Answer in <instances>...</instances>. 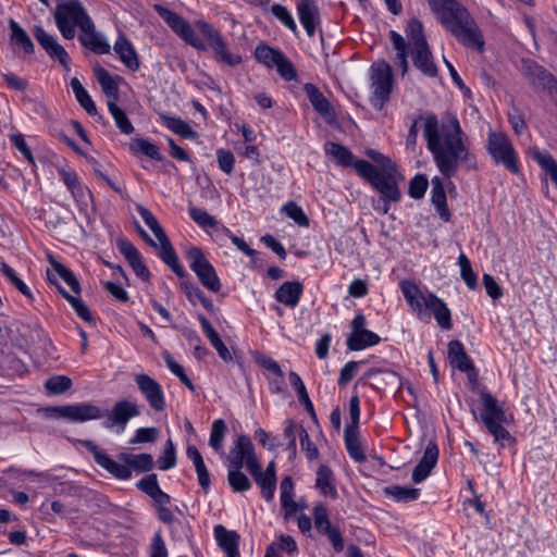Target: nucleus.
<instances>
[{
  "label": "nucleus",
  "mask_w": 557,
  "mask_h": 557,
  "mask_svg": "<svg viewBox=\"0 0 557 557\" xmlns=\"http://www.w3.org/2000/svg\"><path fill=\"white\" fill-rule=\"evenodd\" d=\"M423 135L438 171L446 178L454 177L460 164H465L467 170H476V158L470 151L469 138L454 113L446 112L441 119L428 114L423 119Z\"/></svg>",
  "instance_id": "obj_1"
},
{
  "label": "nucleus",
  "mask_w": 557,
  "mask_h": 557,
  "mask_svg": "<svg viewBox=\"0 0 557 557\" xmlns=\"http://www.w3.org/2000/svg\"><path fill=\"white\" fill-rule=\"evenodd\" d=\"M441 24L465 47L484 49L482 33L467 11L456 0H426Z\"/></svg>",
  "instance_id": "obj_2"
},
{
  "label": "nucleus",
  "mask_w": 557,
  "mask_h": 557,
  "mask_svg": "<svg viewBox=\"0 0 557 557\" xmlns=\"http://www.w3.org/2000/svg\"><path fill=\"white\" fill-rule=\"evenodd\" d=\"M401 292L412 310L417 312L419 317L430 311L443 330L451 329L450 310L436 295L430 292H422L414 283L409 281L401 283Z\"/></svg>",
  "instance_id": "obj_3"
},
{
  "label": "nucleus",
  "mask_w": 557,
  "mask_h": 557,
  "mask_svg": "<svg viewBox=\"0 0 557 557\" xmlns=\"http://www.w3.org/2000/svg\"><path fill=\"white\" fill-rule=\"evenodd\" d=\"M357 173L367 180L382 198L389 199L392 202L400 200L401 193L397 185V171L396 168H387L384 171H379L374 165L366 160H358L355 164Z\"/></svg>",
  "instance_id": "obj_4"
},
{
  "label": "nucleus",
  "mask_w": 557,
  "mask_h": 557,
  "mask_svg": "<svg viewBox=\"0 0 557 557\" xmlns=\"http://www.w3.org/2000/svg\"><path fill=\"white\" fill-rule=\"evenodd\" d=\"M54 21L65 39L75 37V27L86 30L91 20L79 0L60 1L54 9Z\"/></svg>",
  "instance_id": "obj_5"
},
{
  "label": "nucleus",
  "mask_w": 557,
  "mask_h": 557,
  "mask_svg": "<svg viewBox=\"0 0 557 557\" xmlns=\"http://www.w3.org/2000/svg\"><path fill=\"white\" fill-rule=\"evenodd\" d=\"M486 149L496 164H502L509 172L519 174L518 154L507 134L490 131Z\"/></svg>",
  "instance_id": "obj_6"
},
{
  "label": "nucleus",
  "mask_w": 557,
  "mask_h": 557,
  "mask_svg": "<svg viewBox=\"0 0 557 557\" xmlns=\"http://www.w3.org/2000/svg\"><path fill=\"white\" fill-rule=\"evenodd\" d=\"M370 81L373 89L372 106L381 110L392 92L393 72L391 65L384 60L374 62L370 69Z\"/></svg>",
  "instance_id": "obj_7"
},
{
  "label": "nucleus",
  "mask_w": 557,
  "mask_h": 557,
  "mask_svg": "<svg viewBox=\"0 0 557 557\" xmlns=\"http://www.w3.org/2000/svg\"><path fill=\"white\" fill-rule=\"evenodd\" d=\"M195 26L207 38L218 62H222L232 67L242 63V57L237 53H233L230 50L228 44L222 37L221 33L216 30L211 24L203 20H199L195 23Z\"/></svg>",
  "instance_id": "obj_8"
},
{
  "label": "nucleus",
  "mask_w": 557,
  "mask_h": 557,
  "mask_svg": "<svg viewBox=\"0 0 557 557\" xmlns=\"http://www.w3.org/2000/svg\"><path fill=\"white\" fill-rule=\"evenodd\" d=\"M153 9L163 18L168 26L181 37L187 45L197 50H206V44L196 35L191 25L176 12L161 5L154 4Z\"/></svg>",
  "instance_id": "obj_9"
},
{
  "label": "nucleus",
  "mask_w": 557,
  "mask_h": 557,
  "mask_svg": "<svg viewBox=\"0 0 557 557\" xmlns=\"http://www.w3.org/2000/svg\"><path fill=\"white\" fill-rule=\"evenodd\" d=\"M186 258L200 283L210 292H220L222 287L220 278L203 251L198 247H190L186 252Z\"/></svg>",
  "instance_id": "obj_10"
},
{
  "label": "nucleus",
  "mask_w": 557,
  "mask_h": 557,
  "mask_svg": "<svg viewBox=\"0 0 557 557\" xmlns=\"http://www.w3.org/2000/svg\"><path fill=\"white\" fill-rule=\"evenodd\" d=\"M48 418H64L72 422H85L102 418V410L90 403L42 408Z\"/></svg>",
  "instance_id": "obj_11"
},
{
  "label": "nucleus",
  "mask_w": 557,
  "mask_h": 557,
  "mask_svg": "<svg viewBox=\"0 0 557 557\" xmlns=\"http://www.w3.org/2000/svg\"><path fill=\"white\" fill-rule=\"evenodd\" d=\"M228 469H242L246 466L249 471L257 469L259 462L255 453L253 444L247 435H239L227 455Z\"/></svg>",
  "instance_id": "obj_12"
},
{
  "label": "nucleus",
  "mask_w": 557,
  "mask_h": 557,
  "mask_svg": "<svg viewBox=\"0 0 557 557\" xmlns=\"http://www.w3.org/2000/svg\"><path fill=\"white\" fill-rule=\"evenodd\" d=\"M135 382L149 406L157 412L165 409V397L161 385L145 373L137 374Z\"/></svg>",
  "instance_id": "obj_13"
},
{
  "label": "nucleus",
  "mask_w": 557,
  "mask_h": 557,
  "mask_svg": "<svg viewBox=\"0 0 557 557\" xmlns=\"http://www.w3.org/2000/svg\"><path fill=\"white\" fill-rule=\"evenodd\" d=\"M33 35L37 42L42 47L47 54L52 59L59 61V63L69 70V53L58 42L54 36L48 34L41 26L36 25L33 28Z\"/></svg>",
  "instance_id": "obj_14"
},
{
  "label": "nucleus",
  "mask_w": 557,
  "mask_h": 557,
  "mask_svg": "<svg viewBox=\"0 0 557 557\" xmlns=\"http://www.w3.org/2000/svg\"><path fill=\"white\" fill-rule=\"evenodd\" d=\"M83 445L94 456L95 461L101 468L106 469L109 473L121 480H127L131 478V471L127 467L122 466L117 461L113 460L107 454L101 451L98 446L91 441H84Z\"/></svg>",
  "instance_id": "obj_15"
},
{
  "label": "nucleus",
  "mask_w": 557,
  "mask_h": 557,
  "mask_svg": "<svg viewBox=\"0 0 557 557\" xmlns=\"http://www.w3.org/2000/svg\"><path fill=\"white\" fill-rule=\"evenodd\" d=\"M102 418L107 417L106 428L121 425L124 428L126 423L134 417L139 414V408L135 403L128 400L117 401L111 411H102Z\"/></svg>",
  "instance_id": "obj_16"
},
{
  "label": "nucleus",
  "mask_w": 557,
  "mask_h": 557,
  "mask_svg": "<svg viewBox=\"0 0 557 557\" xmlns=\"http://www.w3.org/2000/svg\"><path fill=\"white\" fill-rule=\"evenodd\" d=\"M305 91L314 110L325 120V122H334L336 119L335 110L320 89L315 85L308 83L305 85Z\"/></svg>",
  "instance_id": "obj_17"
},
{
  "label": "nucleus",
  "mask_w": 557,
  "mask_h": 557,
  "mask_svg": "<svg viewBox=\"0 0 557 557\" xmlns=\"http://www.w3.org/2000/svg\"><path fill=\"white\" fill-rule=\"evenodd\" d=\"M437 459L438 448L435 443L430 442L425 447L421 460L413 468L412 481L414 483H420L425 480L430 475L432 469L435 467Z\"/></svg>",
  "instance_id": "obj_18"
},
{
  "label": "nucleus",
  "mask_w": 557,
  "mask_h": 557,
  "mask_svg": "<svg viewBox=\"0 0 557 557\" xmlns=\"http://www.w3.org/2000/svg\"><path fill=\"white\" fill-rule=\"evenodd\" d=\"M481 401L483 405V411L480 414V418L484 424L486 421L492 422H508V417L505 412V409L498 404L496 398L486 389H482L480 392Z\"/></svg>",
  "instance_id": "obj_19"
},
{
  "label": "nucleus",
  "mask_w": 557,
  "mask_h": 557,
  "mask_svg": "<svg viewBox=\"0 0 557 557\" xmlns=\"http://www.w3.org/2000/svg\"><path fill=\"white\" fill-rule=\"evenodd\" d=\"M116 246L119 251L125 257V259L127 260L136 275L145 281L148 280L150 275L149 270L143 263L140 253L136 249V247L126 239L117 240Z\"/></svg>",
  "instance_id": "obj_20"
},
{
  "label": "nucleus",
  "mask_w": 557,
  "mask_h": 557,
  "mask_svg": "<svg viewBox=\"0 0 557 557\" xmlns=\"http://www.w3.org/2000/svg\"><path fill=\"white\" fill-rule=\"evenodd\" d=\"M90 27H86V30H81V35L78 37L81 44L98 54H107L110 53L111 47L108 41L97 33L95 24L92 20L89 21Z\"/></svg>",
  "instance_id": "obj_21"
},
{
  "label": "nucleus",
  "mask_w": 557,
  "mask_h": 557,
  "mask_svg": "<svg viewBox=\"0 0 557 557\" xmlns=\"http://www.w3.org/2000/svg\"><path fill=\"white\" fill-rule=\"evenodd\" d=\"M302 290L304 286L299 281H287L276 289L274 298L288 308H295L299 304Z\"/></svg>",
  "instance_id": "obj_22"
},
{
  "label": "nucleus",
  "mask_w": 557,
  "mask_h": 557,
  "mask_svg": "<svg viewBox=\"0 0 557 557\" xmlns=\"http://www.w3.org/2000/svg\"><path fill=\"white\" fill-rule=\"evenodd\" d=\"M414 66L428 77H436L438 70L434 63L433 54L429 45L417 47L411 50Z\"/></svg>",
  "instance_id": "obj_23"
},
{
  "label": "nucleus",
  "mask_w": 557,
  "mask_h": 557,
  "mask_svg": "<svg viewBox=\"0 0 557 557\" xmlns=\"http://www.w3.org/2000/svg\"><path fill=\"white\" fill-rule=\"evenodd\" d=\"M214 536L219 546L227 557H240L238 550L239 535L237 532L230 531L219 524L214 527Z\"/></svg>",
  "instance_id": "obj_24"
},
{
  "label": "nucleus",
  "mask_w": 557,
  "mask_h": 557,
  "mask_svg": "<svg viewBox=\"0 0 557 557\" xmlns=\"http://www.w3.org/2000/svg\"><path fill=\"white\" fill-rule=\"evenodd\" d=\"M298 16L308 37H313L319 23V10L313 0H301L297 5Z\"/></svg>",
  "instance_id": "obj_25"
},
{
  "label": "nucleus",
  "mask_w": 557,
  "mask_h": 557,
  "mask_svg": "<svg viewBox=\"0 0 557 557\" xmlns=\"http://www.w3.org/2000/svg\"><path fill=\"white\" fill-rule=\"evenodd\" d=\"M159 244L156 248L158 250L159 257L162 259V261L168 264L171 270L178 276V277H185L186 272L181 267L178 262V257L169 240L166 234L161 236L160 238H157Z\"/></svg>",
  "instance_id": "obj_26"
},
{
  "label": "nucleus",
  "mask_w": 557,
  "mask_h": 557,
  "mask_svg": "<svg viewBox=\"0 0 557 557\" xmlns=\"http://www.w3.org/2000/svg\"><path fill=\"white\" fill-rule=\"evenodd\" d=\"M113 49L115 53L119 55L120 60L129 70L137 71L139 69V61L135 48L125 36H119Z\"/></svg>",
  "instance_id": "obj_27"
},
{
  "label": "nucleus",
  "mask_w": 557,
  "mask_h": 557,
  "mask_svg": "<svg viewBox=\"0 0 557 557\" xmlns=\"http://www.w3.org/2000/svg\"><path fill=\"white\" fill-rule=\"evenodd\" d=\"M524 74L537 81L543 87L550 90L557 89V79L543 66L533 61L523 62Z\"/></svg>",
  "instance_id": "obj_28"
},
{
  "label": "nucleus",
  "mask_w": 557,
  "mask_h": 557,
  "mask_svg": "<svg viewBox=\"0 0 557 557\" xmlns=\"http://www.w3.org/2000/svg\"><path fill=\"white\" fill-rule=\"evenodd\" d=\"M448 359L453 367H456L462 372L473 370V366L465 351L463 345L457 339L450 341L448 344Z\"/></svg>",
  "instance_id": "obj_29"
},
{
  "label": "nucleus",
  "mask_w": 557,
  "mask_h": 557,
  "mask_svg": "<svg viewBox=\"0 0 557 557\" xmlns=\"http://www.w3.org/2000/svg\"><path fill=\"white\" fill-rule=\"evenodd\" d=\"M119 459L124 462L123 466L127 467L131 472L132 469L137 472H148L153 468V458L150 454L122 453L119 455Z\"/></svg>",
  "instance_id": "obj_30"
},
{
  "label": "nucleus",
  "mask_w": 557,
  "mask_h": 557,
  "mask_svg": "<svg viewBox=\"0 0 557 557\" xmlns=\"http://www.w3.org/2000/svg\"><path fill=\"white\" fill-rule=\"evenodd\" d=\"M431 200L435 206L438 215L444 221H448L450 218V212L447 207L446 194L444 190L443 182L437 176L432 178Z\"/></svg>",
  "instance_id": "obj_31"
},
{
  "label": "nucleus",
  "mask_w": 557,
  "mask_h": 557,
  "mask_svg": "<svg viewBox=\"0 0 557 557\" xmlns=\"http://www.w3.org/2000/svg\"><path fill=\"white\" fill-rule=\"evenodd\" d=\"M47 276H48L49 282L51 284L55 285L58 287L59 292L62 294V296L71 304V306L75 310L76 314L84 321L91 322L92 317L90 314L88 307L84 304V301L81 298L70 295L62 286H60L58 283V278L52 273H50V271L47 272Z\"/></svg>",
  "instance_id": "obj_32"
},
{
  "label": "nucleus",
  "mask_w": 557,
  "mask_h": 557,
  "mask_svg": "<svg viewBox=\"0 0 557 557\" xmlns=\"http://www.w3.org/2000/svg\"><path fill=\"white\" fill-rule=\"evenodd\" d=\"M358 435V430H356L354 425L345 426L344 440L349 456L357 462H363L367 457L363 453Z\"/></svg>",
  "instance_id": "obj_33"
},
{
  "label": "nucleus",
  "mask_w": 557,
  "mask_h": 557,
  "mask_svg": "<svg viewBox=\"0 0 557 557\" xmlns=\"http://www.w3.org/2000/svg\"><path fill=\"white\" fill-rule=\"evenodd\" d=\"M531 158L540 165V168L549 175L550 180L557 187V162L547 151H542L536 147L529 150Z\"/></svg>",
  "instance_id": "obj_34"
},
{
  "label": "nucleus",
  "mask_w": 557,
  "mask_h": 557,
  "mask_svg": "<svg viewBox=\"0 0 557 557\" xmlns=\"http://www.w3.org/2000/svg\"><path fill=\"white\" fill-rule=\"evenodd\" d=\"M379 342L380 336L366 329L363 331L351 332L347 339V347L350 350L357 351L374 346L379 344Z\"/></svg>",
  "instance_id": "obj_35"
},
{
  "label": "nucleus",
  "mask_w": 557,
  "mask_h": 557,
  "mask_svg": "<svg viewBox=\"0 0 557 557\" xmlns=\"http://www.w3.org/2000/svg\"><path fill=\"white\" fill-rule=\"evenodd\" d=\"M389 39L393 44V48L396 51L393 58L395 64H398L401 69V74L405 75L408 72V45L405 38L395 30L389 32Z\"/></svg>",
  "instance_id": "obj_36"
},
{
  "label": "nucleus",
  "mask_w": 557,
  "mask_h": 557,
  "mask_svg": "<svg viewBox=\"0 0 557 557\" xmlns=\"http://www.w3.org/2000/svg\"><path fill=\"white\" fill-rule=\"evenodd\" d=\"M324 150L327 156H331L335 162L342 166L355 168V164L357 163V161L354 162V154L351 151L343 145L329 141L324 145Z\"/></svg>",
  "instance_id": "obj_37"
},
{
  "label": "nucleus",
  "mask_w": 557,
  "mask_h": 557,
  "mask_svg": "<svg viewBox=\"0 0 557 557\" xmlns=\"http://www.w3.org/2000/svg\"><path fill=\"white\" fill-rule=\"evenodd\" d=\"M249 472L253 476L256 483L260 486L262 496L268 502L272 500L276 487V479L263 474L259 462L257 463V469L255 470V468H251Z\"/></svg>",
  "instance_id": "obj_38"
},
{
  "label": "nucleus",
  "mask_w": 557,
  "mask_h": 557,
  "mask_svg": "<svg viewBox=\"0 0 557 557\" xmlns=\"http://www.w3.org/2000/svg\"><path fill=\"white\" fill-rule=\"evenodd\" d=\"M160 120L171 132L182 136L183 138H195L197 135L190 125L181 117L160 114Z\"/></svg>",
  "instance_id": "obj_39"
},
{
  "label": "nucleus",
  "mask_w": 557,
  "mask_h": 557,
  "mask_svg": "<svg viewBox=\"0 0 557 557\" xmlns=\"http://www.w3.org/2000/svg\"><path fill=\"white\" fill-rule=\"evenodd\" d=\"M95 72L103 94L108 97V101L116 102L119 98V87L115 79L103 67H97Z\"/></svg>",
  "instance_id": "obj_40"
},
{
  "label": "nucleus",
  "mask_w": 557,
  "mask_h": 557,
  "mask_svg": "<svg viewBox=\"0 0 557 557\" xmlns=\"http://www.w3.org/2000/svg\"><path fill=\"white\" fill-rule=\"evenodd\" d=\"M71 87L76 100L86 110V112L89 115H96L98 113L96 104L77 77H73L71 79Z\"/></svg>",
  "instance_id": "obj_41"
},
{
  "label": "nucleus",
  "mask_w": 557,
  "mask_h": 557,
  "mask_svg": "<svg viewBox=\"0 0 557 557\" xmlns=\"http://www.w3.org/2000/svg\"><path fill=\"white\" fill-rule=\"evenodd\" d=\"M48 260L55 274L60 276L76 295H78L81 293V285L74 273L61 262L57 261L50 253L48 255Z\"/></svg>",
  "instance_id": "obj_42"
},
{
  "label": "nucleus",
  "mask_w": 557,
  "mask_h": 557,
  "mask_svg": "<svg viewBox=\"0 0 557 557\" xmlns=\"http://www.w3.org/2000/svg\"><path fill=\"white\" fill-rule=\"evenodd\" d=\"M333 472L326 466H321L317 471L315 485L325 496L336 497L337 493L333 484Z\"/></svg>",
  "instance_id": "obj_43"
},
{
  "label": "nucleus",
  "mask_w": 557,
  "mask_h": 557,
  "mask_svg": "<svg viewBox=\"0 0 557 557\" xmlns=\"http://www.w3.org/2000/svg\"><path fill=\"white\" fill-rule=\"evenodd\" d=\"M9 27L11 30V40L22 47L25 53L30 54L34 52V44L28 34L16 23L14 20H10Z\"/></svg>",
  "instance_id": "obj_44"
},
{
  "label": "nucleus",
  "mask_w": 557,
  "mask_h": 557,
  "mask_svg": "<svg viewBox=\"0 0 557 557\" xmlns=\"http://www.w3.org/2000/svg\"><path fill=\"white\" fill-rule=\"evenodd\" d=\"M108 109L112 117L114 119L116 127L123 134H132L134 132V126L127 117L126 113L116 104L114 101L107 102Z\"/></svg>",
  "instance_id": "obj_45"
},
{
  "label": "nucleus",
  "mask_w": 557,
  "mask_h": 557,
  "mask_svg": "<svg viewBox=\"0 0 557 557\" xmlns=\"http://www.w3.org/2000/svg\"><path fill=\"white\" fill-rule=\"evenodd\" d=\"M131 150L135 153L145 154L153 160L160 161L162 159L159 147L147 139L135 138L131 140Z\"/></svg>",
  "instance_id": "obj_46"
},
{
  "label": "nucleus",
  "mask_w": 557,
  "mask_h": 557,
  "mask_svg": "<svg viewBox=\"0 0 557 557\" xmlns=\"http://www.w3.org/2000/svg\"><path fill=\"white\" fill-rule=\"evenodd\" d=\"M227 431V426L222 419H218L212 423L209 445L219 454L223 455V441Z\"/></svg>",
  "instance_id": "obj_47"
},
{
  "label": "nucleus",
  "mask_w": 557,
  "mask_h": 557,
  "mask_svg": "<svg viewBox=\"0 0 557 557\" xmlns=\"http://www.w3.org/2000/svg\"><path fill=\"white\" fill-rule=\"evenodd\" d=\"M282 54L280 50L273 49L265 44L258 45L255 50L256 59L268 67H273Z\"/></svg>",
  "instance_id": "obj_48"
},
{
  "label": "nucleus",
  "mask_w": 557,
  "mask_h": 557,
  "mask_svg": "<svg viewBox=\"0 0 557 557\" xmlns=\"http://www.w3.org/2000/svg\"><path fill=\"white\" fill-rule=\"evenodd\" d=\"M0 272L23 294L27 299L33 300L34 296L29 287L18 277L17 273L5 262L0 263Z\"/></svg>",
  "instance_id": "obj_49"
},
{
  "label": "nucleus",
  "mask_w": 557,
  "mask_h": 557,
  "mask_svg": "<svg viewBox=\"0 0 557 557\" xmlns=\"http://www.w3.org/2000/svg\"><path fill=\"white\" fill-rule=\"evenodd\" d=\"M300 430H305L301 425L297 424L293 420H287L284 429V438L287 441L286 449L289 453V457L293 458L297 453L296 440L300 438Z\"/></svg>",
  "instance_id": "obj_50"
},
{
  "label": "nucleus",
  "mask_w": 557,
  "mask_h": 557,
  "mask_svg": "<svg viewBox=\"0 0 557 557\" xmlns=\"http://www.w3.org/2000/svg\"><path fill=\"white\" fill-rule=\"evenodd\" d=\"M406 34L409 39L411 50L428 44L423 33V25L418 20L413 18L408 23Z\"/></svg>",
  "instance_id": "obj_51"
},
{
  "label": "nucleus",
  "mask_w": 557,
  "mask_h": 557,
  "mask_svg": "<svg viewBox=\"0 0 557 557\" xmlns=\"http://www.w3.org/2000/svg\"><path fill=\"white\" fill-rule=\"evenodd\" d=\"M384 492L386 495L392 496L398 502H411L417 499L420 495L419 488L405 487L398 485L385 487Z\"/></svg>",
  "instance_id": "obj_52"
},
{
  "label": "nucleus",
  "mask_w": 557,
  "mask_h": 557,
  "mask_svg": "<svg viewBox=\"0 0 557 557\" xmlns=\"http://www.w3.org/2000/svg\"><path fill=\"white\" fill-rule=\"evenodd\" d=\"M181 286L190 301L198 300L207 310L213 311L214 306L212 301L206 297L198 286L189 282H182Z\"/></svg>",
  "instance_id": "obj_53"
},
{
  "label": "nucleus",
  "mask_w": 557,
  "mask_h": 557,
  "mask_svg": "<svg viewBox=\"0 0 557 557\" xmlns=\"http://www.w3.org/2000/svg\"><path fill=\"white\" fill-rule=\"evenodd\" d=\"M227 480L234 492H246L251 486L248 476L242 472V469H228Z\"/></svg>",
  "instance_id": "obj_54"
},
{
  "label": "nucleus",
  "mask_w": 557,
  "mask_h": 557,
  "mask_svg": "<svg viewBox=\"0 0 557 557\" xmlns=\"http://www.w3.org/2000/svg\"><path fill=\"white\" fill-rule=\"evenodd\" d=\"M45 387L50 394H63L72 387V380L65 375H54L46 381Z\"/></svg>",
  "instance_id": "obj_55"
},
{
  "label": "nucleus",
  "mask_w": 557,
  "mask_h": 557,
  "mask_svg": "<svg viewBox=\"0 0 557 557\" xmlns=\"http://www.w3.org/2000/svg\"><path fill=\"white\" fill-rule=\"evenodd\" d=\"M188 212L193 221L203 228L215 227L218 225L216 219L201 208L189 206Z\"/></svg>",
  "instance_id": "obj_56"
},
{
  "label": "nucleus",
  "mask_w": 557,
  "mask_h": 557,
  "mask_svg": "<svg viewBox=\"0 0 557 557\" xmlns=\"http://www.w3.org/2000/svg\"><path fill=\"white\" fill-rule=\"evenodd\" d=\"M458 264L460 267L461 277L466 285L470 289H474L478 286L476 275L471 269L469 259L465 253H460L458 257Z\"/></svg>",
  "instance_id": "obj_57"
},
{
  "label": "nucleus",
  "mask_w": 557,
  "mask_h": 557,
  "mask_svg": "<svg viewBox=\"0 0 557 557\" xmlns=\"http://www.w3.org/2000/svg\"><path fill=\"white\" fill-rule=\"evenodd\" d=\"M136 210L144 220V222L147 224V226L152 231L156 238H160L161 236L165 235V232L163 231L158 220L146 207L138 203L136 205Z\"/></svg>",
  "instance_id": "obj_58"
},
{
  "label": "nucleus",
  "mask_w": 557,
  "mask_h": 557,
  "mask_svg": "<svg viewBox=\"0 0 557 557\" xmlns=\"http://www.w3.org/2000/svg\"><path fill=\"white\" fill-rule=\"evenodd\" d=\"M252 357H253V361L258 366L272 372L274 375L278 376L280 379L284 377V372L282 371L280 364L275 360H273L271 357H268L260 351H253Z\"/></svg>",
  "instance_id": "obj_59"
},
{
  "label": "nucleus",
  "mask_w": 557,
  "mask_h": 557,
  "mask_svg": "<svg viewBox=\"0 0 557 557\" xmlns=\"http://www.w3.org/2000/svg\"><path fill=\"white\" fill-rule=\"evenodd\" d=\"M282 211L299 226H308L309 219L296 202L289 201L283 208Z\"/></svg>",
  "instance_id": "obj_60"
},
{
  "label": "nucleus",
  "mask_w": 557,
  "mask_h": 557,
  "mask_svg": "<svg viewBox=\"0 0 557 557\" xmlns=\"http://www.w3.org/2000/svg\"><path fill=\"white\" fill-rule=\"evenodd\" d=\"M60 174L62 176V180L66 187L70 189L72 195L75 198H84L85 196V189L79 184L77 175L74 172H69L65 170L60 171Z\"/></svg>",
  "instance_id": "obj_61"
},
{
  "label": "nucleus",
  "mask_w": 557,
  "mask_h": 557,
  "mask_svg": "<svg viewBox=\"0 0 557 557\" xmlns=\"http://www.w3.org/2000/svg\"><path fill=\"white\" fill-rule=\"evenodd\" d=\"M504 423L505 422H500V421L492 422L488 420V421H486V424H484L486 426V429L490 431V433L494 436L495 441L500 442L503 445H505L506 443L509 444L512 442L511 435L503 426Z\"/></svg>",
  "instance_id": "obj_62"
},
{
  "label": "nucleus",
  "mask_w": 557,
  "mask_h": 557,
  "mask_svg": "<svg viewBox=\"0 0 557 557\" xmlns=\"http://www.w3.org/2000/svg\"><path fill=\"white\" fill-rule=\"evenodd\" d=\"M176 465V454L173 442L168 440L163 455L158 458V467L160 470H169Z\"/></svg>",
  "instance_id": "obj_63"
},
{
  "label": "nucleus",
  "mask_w": 557,
  "mask_h": 557,
  "mask_svg": "<svg viewBox=\"0 0 557 557\" xmlns=\"http://www.w3.org/2000/svg\"><path fill=\"white\" fill-rule=\"evenodd\" d=\"M429 182L424 175H416L409 183V195L414 199H421L428 188Z\"/></svg>",
  "instance_id": "obj_64"
}]
</instances>
